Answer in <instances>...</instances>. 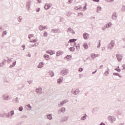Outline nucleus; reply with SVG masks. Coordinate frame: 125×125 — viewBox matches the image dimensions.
I'll use <instances>...</instances> for the list:
<instances>
[{
  "mask_svg": "<svg viewBox=\"0 0 125 125\" xmlns=\"http://www.w3.org/2000/svg\"><path fill=\"white\" fill-rule=\"evenodd\" d=\"M13 115H14V110H12L10 112L6 114V118H8L9 119H11Z\"/></svg>",
  "mask_w": 125,
  "mask_h": 125,
  "instance_id": "1",
  "label": "nucleus"
},
{
  "mask_svg": "<svg viewBox=\"0 0 125 125\" xmlns=\"http://www.w3.org/2000/svg\"><path fill=\"white\" fill-rule=\"evenodd\" d=\"M67 102H69V101L68 100H63L60 103V104H58V107H62L64 105V104H66Z\"/></svg>",
  "mask_w": 125,
  "mask_h": 125,
  "instance_id": "2",
  "label": "nucleus"
},
{
  "mask_svg": "<svg viewBox=\"0 0 125 125\" xmlns=\"http://www.w3.org/2000/svg\"><path fill=\"white\" fill-rule=\"evenodd\" d=\"M68 70L67 69H62L61 71V75L62 76H65V75H67V74H68Z\"/></svg>",
  "mask_w": 125,
  "mask_h": 125,
  "instance_id": "3",
  "label": "nucleus"
},
{
  "mask_svg": "<svg viewBox=\"0 0 125 125\" xmlns=\"http://www.w3.org/2000/svg\"><path fill=\"white\" fill-rule=\"evenodd\" d=\"M51 32L54 34H60V33H61V30L59 29H52Z\"/></svg>",
  "mask_w": 125,
  "mask_h": 125,
  "instance_id": "4",
  "label": "nucleus"
},
{
  "mask_svg": "<svg viewBox=\"0 0 125 125\" xmlns=\"http://www.w3.org/2000/svg\"><path fill=\"white\" fill-rule=\"evenodd\" d=\"M114 45H115V42H114V41H112L108 44V48H109V49H113V48H114Z\"/></svg>",
  "mask_w": 125,
  "mask_h": 125,
  "instance_id": "5",
  "label": "nucleus"
},
{
  "mask_svg": "<svg viewBox=\"0 0 125 125\" xmlns=\"http://www.w3.org/2000/svg\"><path fill=\"white\" fill-rule=\"evenodd\" d=\"M116 56L117 58V60L119 62H121L123 59V55L116 54Z\"/></svg>",
  "mask_w": 125,
  "mask_h": 125,
  "instance_id": "6",
  "label": "nucleus"
},
{
  "mask_svg": "<svg viewBox=\"0 0 125 125\" xmlns=\"http://www.w3.org/2000/svg\"><path fill=\"white\" fill-rule=\"evenodd\" d=\"M108 119L110 123H114L116 121V118L113 116H109Z\"/></svg>",
  "mask_w": 125,
  "mask_h": 125,
  "instance_id": "7",
  "label": "nucleus"
},
{
  "mask_svg": "<svg viewBox=\"0 0 125 125\" xmlns=\"http://www.w3.org/2000/svg\"><path fill=\"white\" fill-rule=\"evenodd\" d=\"M36 91L37 94H42V89L41 87L36 88Z\"/></svg>",
  "mask_w": 125,
  "mask_h": 125,
  "instance_id": "8",
  "label": "nucleus"
},
{
  "mask_svg": "<svg viewBox=\"0 0 125 125\" xmlns=\"http://www.w3.org/2000/svg\"><path fill=\"white\" fill-rule=\"evenodd\" d=\"M2 98L3 100H9L10 99H11V98H10L9 96L7 95H3L2 96Z\"/></svg>",
  "mask_w": 125,
  "mask_h": 125,
  "instance_id": "9",
  "label": "nucleus"
},
{
  "mask_svg": "<svg viewBox=\"0 0 125 125\" xmlns=\"http://www.w3.org/2000/svg\"><path fill=\"white\" fill-rule=\"evenodd\" d=\"M52 5L51 4H49V3H46L45 4V6H44V9L46 10H47V9H49V8H50V7H51V6Z\"/></svg>",
  "mask_w": 125,
  "mask_h": 125,
  "instance_id": "10",
  "label": "nucleus"
},
{
  "mask_svg": "<svg viewBox=\"0 0 125 125\" xmlns=\"http://www.w3.org/2000/svg\"><path fill=\"white\" fill-rule=\"evenodd\" d=\"M68 119H69V117L64 116L61 120V123H64V122H66V121H68Z\"/></svg>",
  "mask_w": 125,
  "mask_h": 125,
  "instance_id": "11",
  "label": "nucleus"
},
{
  "mask_svg": "<svg viewBox=\"0 0 125 125\" xmlns=\"http://www.w3.org/2000/svg\"><path fill=\"white\" fill-rule=\"evenodd\" d=\"M30 5H31V0H28L26 2V8L29 10L30 9Z\"/></svg>",
  "mask_w": 125,
  "mask_h": 125,
  "instance_id": "12",
  "label": "nucleus"
},
{
  "mask_svg": "<svg viewBox=\"0 0 125 125\" xmlns=\"http://www.w3.org/2000/svg\"><path fill=\"white\" fill-rule=\"evenodd\" d=\"M66 111V108L65 107H62L58 110V114H61V113H64Z\"/></svg>",
  "mask_w": 125,
  "mask_h": 125,
  "instance_id": "13",
  "label": "nucleus"
},
{
  "mask_svg": "<svg viewBox=\"0 0 125 125\" xmlns=\"http://www.w3.org/2000/svg\"><path fill=\"white\" fill-rule=\"evenodd\" d=\"M112 19L113 20H116L117 19V13L116 12H114L112 15L111 17Z\"/></svg>",
  "mask_w": 125,
  "mask_h": 125,
  "instance_id": "14",
  "label": "nucleus"
},
{
  "mask_svg": "<svg viewBox=\"0 0 125 125\" xmlns=\"http://www.w3.org/2000/svg\"><path fill=\"white\" fill-rule=\"evenodd\" d=\"M87 37H89V34L87 33H84L83 34V37L84 40H87Z\"/></svg>",
  "mask_w": 125,
  "mask_h": 125,
  "instance_id": "15",
  "label": "nucleus"
},
{
  "mask_svg": "<svg viewBox=\"0 0 125 125\" xmlns=\"http://www.w3.org/2000/svg\"><path fill=\"white\" fill-rule=\"evenodd\" d=\"M63 82V77H61L59 79H58L57 83L59 84H60L61 83Z\"/></svg>",
  "mask_w": 125,
  "mask_h": 125,
  "instance_id": "16",
  "label": "nucleus"
},
{
  "mask_svg": "<svg viewBox=\"0 0 125 125\" xmlns=\"http://www.w3.org/2000/svg\"><path fill=\"white\" fill-rule=\"evenodd\" d=\"M77 42V39H70L69 41L68 42V43H73V42Z\"/></svg>",
  "mask_w": 125,
  "mask_h": 125,
  "instance_id": "17",
  "label": "nucleus"
},
{
  "mask_svg": "<svg viewBox=\"0 0 125 125\" xmlns=\"http://www.w3.org/2000/svg\"><path fill=\"white\" fill-rule=\"evenodd\" d=\"M48 75L51 76V77H54V72H53V71H52L51 70H49L48 72Z\"/></svg>",
  "mask_w": 125,
  "mask_h": 125,
  "instance_id": "18",
  "label": "nucleus"
},
{
  "mask_svg": "<svg viewBox=\"0 0 125 125\" xmlns=\"http://www.w3.org/2000/svg\"><path fill=\"white\" fill-rule=\"evenodd\" d=\"M42 67H43V62H40L39 65L37 66V67L39 68L40 69L42 68Z\"/></svg>",
  "mask_w": 125,
  "mask_h": 125,
  "instance_id": "19",
  "label": "nucleus"
},
{
  "mask_svg": "<svg viewBox=\"0 0 125 125\" xmlns=\"http://www.w3.org/2000/svg\"><path fill=\"white\" fill-rule=\"evenodd\" d=\"M18 97H17L16 98L13 100L12 102H14L15 103H19V100H18Z\"/></svg>",
  "mask_w": 125,
  "mask_h": 125,
  "instance_id": "20",
  "label": "nucleus"
},
{
  "mask_svg": "<svg viewBox=\"0 0 125 125\" xmlns=\"http://www.w3.org/2000/svg\"><path fill=\"white\" fill-rule=\"evenodd\" d=\"M86 117H87V115H86V114H85L82 117H81V121H85V120H86Z\"/></svg>",
  "mask_w": 125,
  "mask_h": 125,
  "instance_id": "21",
  "label": "nucleus"
},
{
  "mask_svg": "<svg viewBox=\"0 0 125 125\" xmlns=\"http://www.w3.org/2000/svg\"><path fill=\"white\" fill-rule=\"evenodd\" d=\"M46 116L48 120H49L50 121H51V120H52V114H47Z\"/></svg>",
  "mask_w": 125,
  "mask_h": 125,
  "instance_id": "22",
  "label": "nucleus"
},
{
  "mask_svg": "<svg viewBox=\"0 0 125 125\" xmlns=\"http://www.w3.org/2000/svg\"><path fill=\"white\" fill-rule=\"evenodd\" d=\"M57 54V56H60V55H62L63 54V51H58L56 53Z\"/></svg>",
  "mask_w": 125,
  "mask_h": 125,
  "instance_id": "23",
  "label": "nucleus"
},
{
  "mask_svg": "<svg viewBox=\"0 0 125 125\" xmlns=\"http://www.w3.org/2000/svg\"><path fill=\"white\" fill-rule=\"evenodd\" d=\"M83 47H84V49H87L88 48V45L87 43H84L83 44Z\"/></svg>",
  "mask_w": 125,
  "mask_h": 125,
  "instance_id": "24",
  "label": "nucleus"
},
{
  "mask_svg": "<svg viewBox=\"0 0 125 125\" xmlns=\"http://www.w3.org/2000/svg\"><path fill=\"white\" fill-rule=\"evenodd\" d=\"M79 93H80V90H79V89H77L73 92V94H74V95H77V94H79Z\"/></svg>",
  "mask_w": 125,
  "mask_h": 125,
  "instance_id": "25",
  "label": "nucleus"
},
{
  "mask_svg": "<svg viewBox=\"0 0 125 125\" xmlns=\"http://www.w3.org/2000/svg\"><path fill=\"white\" fill-rule=\"evenodd\" d=\"M69 50L71 52H74L76 50V48L74 47H70L69 48Z\"/></svg>",
  "mask_w": 125,
  "mask_h": 125,
  "instance_id": "26",
  "label": "nucleus"
},
{
  "mask_svg": "<svg viewBox=\"0 0 125 125\" xmlns=\"http://www.w3.org/2000/svg\"><path fill=\"white\" fill-rule=\"evenodd\" d=\"M101 9H102V7L100 6H98L97 7L96 12H97V13H99V11H101Z\"/></svg>",
  "mask_w": 125,
  "mask_h": 125,
  "instance_id": "27",
  "label": "nucleus"
},
{
  "mask_svg": "<svg viewBox=\"0 0 125 125\" xmlns=\"http://www.w3.org/2000/svg\"><path fill=\"white\" fill-rule=\"evenodd\" d=\"M6 35H7V32H6V31H4L2 33L1 37L3 38V37H4V36H6Z\"/></svg>",
  "mask_w": 125,
  "mask_h": 125,
  "instance_id": "28",
  "label": "nucleus"
},
{
  "mask_svg": "<svg viewBox=\"0 0 125 125\" xmlns=\"http://www.w3.org/2000/svg\"><path fill=\"white\" fill-rule=\"evenodd\" d=\"M113 76H118L119 78H122V76L121 75H120V74H119V73H116V72H114L113 73Z\"/></svg>",
  "mask_w": 125,
  "mask_h": 125,
  "instance_id": "29",
  "label": "nucleus"
},
{
  "mask_svg": "<svg viewBox=\"0 0 125 125\" xmlns=\"http://www.w3.org/2000/svg\"><path fill=\"white\" fill-rule=\"evenodd\" d=\"M43 57H44V58L46 59V60L47 61L49 60L47 58H49V55H47V54H45L43 55Z\"/></svg>",
  "mask_w": 125,
  "mask_h": 125,
  "instance_id": "30",
  "label": "nucleus"
},
{
  "mask_svg": "<svg viewBox=\"0 0 125 125\" xmlns=\"http://www.w3.org/2000/svg\"><path fill=\"white\" fill-rule=\"evenodd\" d=\"M112 25H113V24H112V22H109L107 24H105V26H107V28H110V27H111Z\"/></svg>",
  "mask_w": 125,
  "mask_h": 125,
  "instance_id": "31",
  "label": "nucleus"
},
{
  "mask_svg": "<svg viewBox=\"0 0 125 125\" xmlns=\"http://www.w3.org/2000/svg\"><path fill=\"white\" fill-rule=\"evenodd\" d=\"M46 53H48V54H50V55H53V54H54V51H51V52H49V51H47Z\"/></svg>",
  "mask_w": 125,
  "mask_h": 125,
  "instance_id": "32",
  "label": "nucleus"
},
{
  "mask_svg": "<svg viewBox=\"0 0 125 125\" xmlns=\"http://www.w3.org/2000/svg\"><path fill=\"white\" fill-rule=\"evenodd\" d=\"M15 65H16V61H15L13 62L12 65H10L9 67L10 68H13V67H14V66H15Z\"/></svg>",
  "mask_w": 125,
  "mask_h": 125,
  "instance_id": "33",
  "label": "nucleus"
},
{
  "mask_svg": "<svg viewBox=\"0 0 125 125\" xmlns=\"http://www.w3.org/2000/svg\"><path fill=\"white\" fill-rule=\"evenodd\" d=\"M82 9V6L81 5H79L78 7L76 6V7H74V9L75 10H79V9Z\"/></svg>",
  "mask_w": 125,
  "mask_h": 125,
  "instance_id": "34",
  "label": "nucleus"
},
{
  "mask_svg": "<svg viewBox=\"0 0 125 125\" xmlns=\"http://www.w3.org/2000/svg\"><path fill=\"white\" fill-rule=\"evenodd\" d=\"M91 58H92V59H94L96 58V54H91Z\"/></svg>",
  "mask_w": 125,
  "mask_h": 125,
  "instance_id": "35",
  "label": "nucleus"
},
{
  "mask_svg": "<svg viewBox=\"0 0 125 125\" xmlns=\"http://www.w3.org/2000/svg\"><path fill=\"white\" fill-rule=\"evenodd\" d=\"M39 30H40V31H43V30H44L43 25H40L39 27Z\"/></svg>",
  "mask_w": 125,
  "mask_h": 125,
  "instance_id": "36",
  "label": "nucleus"
},
{
  "mask_svg": "<svg viewBox=\"0 0 125 125\" xmlns=\"http://www.w3.org/2000/svg\"><path fill=\"white\" fill-rule=\"evenodd\" d=\"M115 113L118 114V115H122V111H121V110L119 109H118L117 111H116Z\"/></svg>",
  "mask_w": 125,
  "mask_h": 125,
  "instance_id": "37",
  "label": "nucleus"
},
{
  "mask_svg": "<svg viewBox=\"0 0 125 125\" xmlns=\"http://www.w3.org/2000/svg\"><path fill=\"white\" fill-rule=\"evenodd\" d=\"M121 11H122V12H125V5H123L121 9Z\"/></svg>",
  "mask_w": 125,
  "mask_h": 125,
  "instance_id": "38",
  "label": "nucleus"
},
{
  "mask_svg": "<svg viewBox=\"0 0 125 125\" xmlns=\"http://www.w3.org/2000/svg\"><path fill=\"white\" fill-rule=\"evenodd\" d=\"M115 71L117 72H121V69H120V66H118L117 68L114 69Z\"/></svg>",
  "mask_w": 125,
  "mask_h": 125,
  "instance_id": "39",
  "label": "nucleus"
},
{
  "mask_svg": "<svg viewBox=\"0 0 125 125\" xmlns=\"http://www.w3.org/2000/svg\"><path fill=\"white\" fill-rule=\"evenodd\" d=\"M75 47H76L77 51H79V50H80V44H78V45L75 46Z\"/></svg>",
  "mask_w": 125,
  "mask_h": 125,
  "instance_id": "40",
  "label": "nucleus"
},
{
  "mask_svg": "<svg viewBox=\"0 0 125 125\" xmlns=\"http://www.w3.org/2000/svg\"><path fill=\"white\" fill-rule=\"evenodd\" d=\"M101 45V41L99 40V43L97 45V48H99L100 47V46Z\"/></svg>",
  "mask_w": 125,
  "mask_h": 125,
  "instance_id": "41",
  "label": "nucleus"
},
{
  "mask_svg": "<svg viewBox=\"0 0 125 125\" xmlns=\"http://www.w3.org/2000/svg\"><path fill=\"white\" fill-rule=\"evenodd\" d=\"M105 76H108L109 75V68H108V70L106 71L104 74Z\"/></svg>",
  "mask_w": 125,
  "mask_h": 125,
  "instance_id": "42",
  "label": "nucleus"
},
{
  "mask_svg": "<svg viewBox=\"0 0 125 125\" xmlns=\"http://www.w3.org/2000/svg\"><path fill=\"white\" fill-rule=\"evenodd\" d=\"M65 58H66L67 59L69 60L70 59V58H72V56L70 55H67L66 57Z\"/></svg>",
  "mask_w": 125,
  "mask_h": 125,
  "instance_id": "43",
  "label": "nucleus"
},
{
  "mask_svg": "<svg viewBox=\"0 0 125 125\" xmlns=\"http://www.w3.org/2000/svg\"><path fill=\"white\" fill-rule=\"evenodd\" d=\"M43 37H47V36H48V33H47V32L45 31L43 33Z\"/></svg>",
  "mask_w": 125,
  "mask_h": 125,
  "instance_id": "44",
  "label": "nucleus"
},
{
  "mask_svg": "<svg viewBox=\"0 0 125 125\" xmlns=\"http://www.w3.org/2000/svg\"><path fill=\"white\" fill-rule=\"evenodd\" d=\"M108 28L107 27V25H105L104 27H102V30L103 31H105L106 30V29Z\"/></svg>",
  "mask_w": 125,
  "mask_h": 125,
  "instance_id": "45",
  "label": "nucleus"
},
{
  "mask_svg": "<svg viewBox=\"0 0 125 125\" xmlns=\"http://www.w3.org/2000/svg\"><path fill=\"white\" fill-rule=\"evenodd\" d=\"M19 110L20 112H22L23 111V106H21L19 108Z\"/></svg>",
  "mask_w": 125,
  "mask_h": 125,
  "instance_id": "46",
  "label": "nucleus"
},
{
  "mask_svg": "<svg viewBox=\"0 0 125 125\" xmlns=\"http://www.w3.org/2000/svg\"><path fill=\"white\" fill-rule=\"evenodd\" d=\"M73 30H73V29H72L71 27H69L68 28L67 33H68V32H72Z\"/></svg>",
  "mask_w": 125,
  "mask_h": 125,
  "instance_id": "47",
  "label": "nucleus"
},
{
  "mask_svg": "<svg viewBox=\"0 0 125 125\" xmlns=\"http://www.w3.org/2000/svg\"><path fill=\"white\" fill-rule=\"evenodd\" d=\"M73 44L74 45H73V43H71V46H74V47H76V46H77V43H76V42H73Z\"/></svg>",
  "mask_w": 125,
  "mask_h": 125,
  "instance_id": "48",
  "label": "nucleus"
},
{
  "mask_svg": "<svg viewBox=\"0 0 125 125\" xmlns=\"http://www.w3.org/2000/svg\"><path fill=\"white\" fill-rule=\"evenodd\" d=\"M71 15H72V13H71V12H68L66 13V16H71Z\"/></svg>",
  "mask_w": 125,
  "mask_h": 125,
  "instance_id": "49",
  "label": "nucleus"
},
{
  "mask_svg": "<svg viewBox=\"0 0 125 125\" xmlns=\"http://www.w3.org/2000/svg\"><path fill=\"white\" fill-rule=\"evenodd\" d=\"M18 20L19 22H21V20H22V17L20 16L18 18Z\"/></svg>",
  "mask_w": 125,
  "mask_h": 125,
  "instance_id": "50",
  "label": "nucleus"
},
{
  "mask_svg": "<svg viewBox=\"0 0 125 125\" xmlns=\"http://www.w3.org/2000/svg\"><path fill=\"white\" fill-rule=\"evenodd\" d=\"M8 60H7V63H10V62H11V61H12V60H11V59L8 58V57H7Z\"/></svg>",
  "mask_w": 125,
  "mask_h": 125,
  "instance_id": "51",
  "label": "nucleus"
},
{
  "mask_svg": "<svg viewBox=\"0 0 125 125\" xmlns=\"http://www.w3.org/2000/svg\"><path fill=\"white\" fill-rule=\"evenodd\" d=\"M86 6H87V4L85 3V6H84L83 7V9H84V10H86Z\"/></svg>",
  "mask_w": 125,
  "mask_h": 125,
  "instance_id": "52",
  "label": "nucleus"
},
{
  "mask_svg": "<svg viewBox=\"0 0 125 125\" xmlns=\"http://www.w3.org/2000/svg\"><path fill=\"white\" fill-rule=\"evenodd\" d=\"M2 63L4 65H5V63H6V60H3L2 61Z\"/></svg>",
  "mask_w": 125,
  "mask_h": 125,
  "instance_id": "53",
  "label": "nucleus"
},
{
  "mask_svg": "<svg viewBox=\"0 0 125 125\" xmlns=\"http://www.w3.org/2000/svg\"><path fill=\"white\" fill-rule=\"evenodd\" d=\"M78 70L79 72H83V69L82 67H80Z\"/></svg>",
  "mask_w": 125,
  "mask_h": 125,
  "instance_id": "54",
  "label": "nucleus"
},
{
  "mask_svg": "<svg viewBox=\"0 0 125 125\" xmlns=\"http://www.w3.org/2000/svg\"><path fill=\"white\" fill-rule=\"evenodd\" d=\"M38 42V39H33L32 40V42Z\"/></svg>",
  "mask_w": 125,
  "mask_h": 125,
  "instance_id": "55",
  "label": "nucleus"
},
{
  "mask_svg": "<svg viewBox=\"0 0 125 125\" xmlns=\"http://www.w3.org/2000/svg\"><path fill=\"white\" fill-rule=\"evenodd\" d=\"M27 106L29 109H32V106H31V105H30V104H28Z\"/></svg>",
  "mask_w": 125,
  "mask_h": 125,
  "instance_id": "56",
  "label": "nucleus"
},
{
  "mask_svg": "<svg viewBox=\"0 0 125 125\" xmlns=\"http://www.w3.org/2000/svg\"><path fill=\"white\" fill-rule=\"evenodd\" d=\"M4 117V115L1 114V113L0 112V118H3Z\"/></svg>",
  "mask_w": 125,
  "mask_h": 125,
  "instance_id": "57",
  "label": "nucleus"
},
{
  "mask_svg": "<svg viewBox=\"0 0 125 125\" xmlns=\"http://www.w3.org/2000/svg\"><path fill=\"white\" fill-rule=\"evenodd\" d=\"M21 118H23L24 119H27V118H28V116L23 115Z\"/></svg>",
  "mask_w": 125,
  "mask_h": 125,
  "instance_id": "58",
  "label": "nucleus"
},
{
  "mask_svg": "<svg viewBox=\"0 0 125 125\" xmlns=\"http://www.w3.org/2000/svg\"><path fill=\"white\" fill-rule=\"evenodd\" d=\"M4 66V64L2 63V62L0 63V67H3Z\"/></svg>",
  "mask_w": 125,
  "mask_h": 125,
  "instance_id": "59",
  "label": "nucleus"
},
{
  "mask_svg": "<svg viewBox=\"0 0 125 125\" xmlns=\"http://www.w3.org/2000/svg\"><path fill=\"white\" fill-rule=\"evenodd\" d=\"M40 10H41L40 8H38L36 9V12H40Z\"/></svg>",
  "mask_w": 125,
  "mask_h": 125,
  "instance_id": "60",
  "label": "nucleus"
},
{
  "mask_svg": "<svg viewBox=\"0 0 125 125\" xmlns=\"http://www.w3.org/2000/svg\"><path fill=\"white\" fill-rule=\"evenodd\" d=\"M122 67H123V69L122 70H125V64H124L123 65H122Z\"/></svg>",
  "mask_w": 125,
  "mask_h": 125,
  "instance_id": "61",
  "label": "nucleus"
},
{
  "mask_svg": "<svg viewBox=\"0 0 125 125\" xmlns=\"http://www.w3.org/2000/svg\"><path fill=\"white\" fill-rule=\"evenodd\" d=\"M3 31V28H2V27L0 26V32H2Z\"/></svg>",
  "mask_w": 125,
  "mask_h": 125,
  "instance_id": "62",
  "label": "nucleus"
},
{
  "mask_svg": "<svg viewBox=\"0 0 125 125\" xmlns=\"http://www.w3.org/2000/svg\"><path fill=\"white\" fill-rule=\"evenodd\" d=\"M72 1H73V0H68V3L71 4Z\"/></svg>",
  "mask_w": 125,
  "mask_h": 125,
  "instance_id": "63",
  "label": "nucleus"
},
{
  "mask_svg": "<svg viewBox=\"0 0 125 125\" xmlns=\"http://www.w3.org/2000/svg\"><path fill=\"white\" fill-rule=\"evenodd\" d=\"M90 19L91 20H92L93 19H95V17H90Z\"/></svg>",
  "mask_w": 125,
  "mask_h": 125,
  "instance_id": "64",
  "label": "nucleus"
}]
</instances>
